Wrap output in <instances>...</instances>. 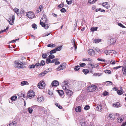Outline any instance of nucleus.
I'll list each match as a JSON object with an SVG mask.
<instances>
[{
    "instance_id": "nucleus-1",
    "label": "nucleus",
    "mask_w": 126,
    "mask_h": 126,
    "mask_svg": "<svg viewBox=\"0 0 126 126\" xmlns=\"http://www.w3.org/2000/svg\"><path fill=\"white\" fill-rule=\"evenodd\" d=\"M47 21V20L46 18V16L45 15H43L41 20L40 21V23L42 26L44 27L45 28L47 29L49 27L48 25L46 23Z\"/></svg>"
},
{
    "instance_id": "nucleus-2",
    "label": "nucleus",
    "mask_w": 126,
    "mask_h": 126,
    "mask_svg": "<svg viewBox=\"0 0 126 126\" xmlns=\"http://www.w3.org/2000/svg\"><path fill=\"white\" fill-rule=\"evenodd\" d=\"M96 86L92 85L88 87L87 90L90 92H93L96 90Z\"/></svg>"
},
{
    "instance_id": "nucleus-3",
    "label": "nucleus",
    "mask_w": 126,
    "mask_h": 126,
    "mask_svg": "<svg viewBox=\"0 0 126 126\" xmlns=\"http://www.w3.org/2000/svg\"><path fill=\"white\" fill-rule=\"evenodd\" d=\"M27 16L29 19H32L34 17V14L33 12H29L26 13Z\"/></svg>"
},
{
    "instance_id": "nucleus-4",
    "label": "nucleus",
    "mask_w": 126,
    "mask_h": 126,
    "mask_svg": "<svg viewBox=\"0 0 126 126\" xmlns=\"http://www.w3.org/2000/svg\"><path fill=\"white\" fill-rule=\"evenodd\" d=\"M45 83L43 81H41L38 84V87L40 89H43L45 86Z\"/></svg>"
},
{
    "instance_id": "nucleus-5",
    "label": "nucleus",
    "mask_w": 126,
    "mask_h": 126,
    "mask_svg": "<svg viewBox=\"0 0 126 126\" xmlns=\"http://www.w3.org/2000/svg\"><path fill=\"white\" fill-rule=\"evenodd\" d=\"M35 95V92L32 90L29 91L27 94V96L29 98L34 97Z\"/></svg>"
},
{
    "instance_id": "nucleus-6",
    "label": "nucleus",
    "mask_w": 126,
    "mask_h": 126,
    "mask_svg": "<svg viewBox=\"0 0 126 126\" xmlns=\"http://www.w3.org/2000/svg\"><path fill=\"white\" fill-rule=\"evenodd\" d=\"M62 87L64 90L67 89L68 87L67 81H64L62 83Z\"/></svg>"
},
{
    "instance_id": "nucleus-7",
    "label": "nucleus",
    "mask_w": 126,
    "mask_h": 126,
    "mask_svg": "<svg viewBox=\"0 0 126 126\" xmlns=\"http://www.w3.org/2000/svg\"><path fill=\"white\" fill-rule=\"evenodd\" d=\"M66 64L65 63H62L61 65L56 69V70L57 71H59L61 70H62L64 69L66 66Z\"/></svg>"
},
{
    "instance_id": "nucleus-8",
    "label": "nucleus",
    "mask_w": 126,
    "mask_h": 126,
    "mask_svg": "<svg viewBox=\"0 0 126 126\" xmlns=\"http://www.w3.org/2000/svg\"><path fill=\"white\" fill-rule=\"evenodd\" d=\"M49 71H50L49 70V69H47L43 72H42L40 74L38 75V76L39 77H42L44 76L47 73L49 72Z\"/></svg>"
},
{
    "instance_id": "nucleus-9",
    "label": "nucleus",
    "mask_w": 126,
    "mask_h": 126,
    "mask_svg": "<svg viewBox=\"0 0 126 126\" xmlns=\"http://www.w3.org/2000/svg\"><path fill=\"white\" fill-rule=\"evenodd\" d=\"M23 64L22 63H19V62L16 63H15V67L23 68Z\"/></svg>"
},
{
    "instance_id": "nucleus-10",
    "label": "nucleus",
    "mask_w": 126,
    "mask_h": 126,
    "mask_svg": "<svg viewBox=\"0 0 126 126\" xmlns=\"http://www.w3.org/2000/svg\"><path fill=\"white\" fill-rule=\"evenodd\" d=\"M44 98L42 96H38L37 98V100L39 103H41L44 101Z\"/></svg>"
},
{
    "instance_id": "nucleus-11",
    "label": "nucleus",
    "mask_w": 126,
    "mask_h": 126,
    "mask_svg": "<svg viewBox=\"0 0 126 126\" xmlns=\"http://www.w3.org/2000/svg\"><path fill=\"white\" fill-rule=\"evenodd\" d=\"M88 54L90 56H93L95 54V52L92 49H89L88 51Z\"/></svg>"
},
{
    "instance_id": "nucleus-12",
    "label": "nucleus",
    "mask_w": 126,
    "mask_h": 126,
    "mask_svg": "<svg viewBox=\"0 0 126 126\" xmlns=\"http://www.w3.org/2000/svg\"><path fill=\"white\" fill-rule=\"evenodd\" d=\"M80 124L81 126H87V122L84 119H82L80 121Z\"/></svg>"
},
{
    "instance_id": "nucleus-13",
    "label": "nucleus",
    "mask_w": 126,
    "mask_h": 126,
    "mask_svg": "<svg viewBox=\"0 0 126 126\" xmlns=\"http://www.w3.org/2000/svg\"><path fill=\"white\" fill-rule=\"evenodd\" d=\"M65 90V92L67 95L69 96H70L72 95L73 94L72 92L69 90L66 89Z\"/></svg>"
},
{
    "instance_id": "nucleus-14",
    "label": "nucleus",
    "mask_w": 126,
    "mask_h": 126,
    "mask_svg": "<svg viewBox=\"0 0 126 126\" xmlns=\"http://www.w3.org/2000/svg\"><path fill=\"white\" fill-rule=\"evenodd\" d=\"M103 84L104 85H105L107 86H109L113 84L112 82L111 81H107L103 83Z\"/></svg>"
},
{
    "instance_id": "nucleus-15",
    "label": "nucleus",
    "mask_w": 126,
    "mask_h": 126,
    "mask_svg": "<svg viewBox=\"0 0 126 126\" xmlns=\"http://www.w3.org/2000/svg\"><path fill=\"white\" fill-rule=\"evenodd\" d=\"M59 82L57 80H54L52 83L51 84L52 86H57L59 85Z\"/></svg>"
},
{
    "instance_id": "nucleus-16",
    "label": "nucleus",
    "mask_w": 126,
    "mask_h": 126,
    "mask_svg": "<svg viewBox=\"0 0 126 126\" xmlns=\"http://www.w3.org/2000/svg\"><path fill=\"white\" fill-rule=\"evenodd\" d=\"M75 42L76 41L75 40L74 38H73L71 40V43L73 45V46L74 47L75 49V50H76L77 48V47L75 44Z\"/></svg>"
},
{
    "instance_id": "nucleus-17",
    "label": "nucleus",
    "mask_w": 126,
    "mask_h": 126,
    "mask_svg": "<svg viewBox=\"0 0 126 126\" xmlns=\"http://www.w3.org/2000/svg\"><path fill=\"white\" fill-rule=\"evenodd\" d=\"M103 6L107 9H109L110 7V5L108 2L103 3L102 4Z\"/></svg>"
},
{
    "instance_id": "nucleus-18",
    "label": "nucleus",
    "mask_w": 126,
    "mask_h": 126,
    "mask_svg": "<svg viewBox=\"0 0 126 126\" xmlns=\"http://www.w3.org/2000/svg\"><path fill=\"white\" fill-rule=\"evenodd\" d=\"M122 70L123 75L126 76V65L123 66Z\"/></svg>"
},
{
    "instance_id": "nucleus-19",
    "label": "nucleus",
    "mask_w": 126,
    "mask_h": 126,
    "mask_svg": "<svg viewBox=\"0 0 126 126\" xmlns=\"http://www.w3.org/2000/svg\"><path fill=\"white\" fill-rule=\"evenodd\" d=\"M120 104L119 103L117 102L114 103L113 104V106L114 107L118 108L120 107Z\"/></svg>"
},
{
    "instance_id": "nucleus-20",
    "label": "nucleus",
    "mask_w": 126,
    "mask_h": 126,
    "mask_svg": "<svg viewBox=\"0 0 126 126\" xmlns=\"http://www.w3.org/2000/svg\"><path fill=\"white\" fill-rule=\"evenodd\" d=\"M95 50L101 54L103 53L104 51L103 49L100 50L99 48L97 47L96 48Z\"/></svg>"
},
{
    "instance_id": "nucleus-21",
    "label": "nucleus",
    "mask_w": 126,
    "mask_h": 126,
    "mask_svg": "<svg viewBox=\"0 0 126 126\" xmlns=\"http://www.w3.org/2000/svg\"><path fill=\"white\" fill-rule=\"evenodd\" d=\"M75 110L77 112H79L81 111V107L80 106H79L76 107Z\"/></svg>"
},
{
    "instance_id": "nucleus-22",
    "label": "nucleus",
    "mask_w": 126,
    "mask_h": 126,
    "mask_svg": "<svg viewBox=\"0 0 126 126\" xmlns=\"http://www.w3.org/2000/svg\"><path fill=\"white\" fill-rule=\"evenodd\" d=\"M97 108L98 109V110L101 111L102 109V106L101 104H98L97 105Z\"/></svg>"
},
{
    "instance_id": "nucleus-23",
    "label": "nucleus",
    "mask_w": 126,
    "mask_h": 126,
    "mask_svg": "<svg viewBox=\"0 0 126 126\" xmlns=\"http://www.w3.org/2000/svg\"><path fill=\"white\" fill-rule=\"evenodd\" d=\"M16 122L15 121H13L12 122L9 124V126H16Z\"/></svg>"
},
{
    "instance_id": "nucleus-24",
    "label": "nucleus",
    "mask_w": 126,
    "mask_h": 126,
    "mask_svg": "<svg viewBox=\"0 0 126 126\" xmlns=\"http://www.w3.org/2000/svg\"><path fill=\"white\" fill-rule=\"evenodd\" d=\"M101 39H95L93 40V42L94 43H97L101 41Z\"/></svg>"
},
{
    "instance_id": "nucleus-25",
    "label": "nucleus",
    "mask_w": 126,
    "mask_h": 126,
    "mask_svg": "<svg viewBox=\"0 0 126 126\" xmlns=\"http://www.w3.org/2000/svg\"><path fill=\"white\" fill-rule=\"evenodd\" d=\"M13 10L14 12L17 14L18 15V14H19V9L15 8L13 9Z\"/></svg>"
},
{
    "instance_id": "nucleus-26",
    "label": "nucleus",
    "mask_w": 126,
    "mask_h": 126,
    "mask_svg": "<svg viewBox=\"0 0 126 126\" xmlns=\"http://www.w3.org/2000/svg\"><path fill=\"white\" fill-rule=\"evenodd\" d=\"M116 42V40L115 39L112 38L110 39V43L111 45L115 43Z\"/></svg>"
},
{
    "instance_id": "nucleus-27",
    "label": "nucleus",
    "mask_w": 126,
    "mask_h": 126,
    "mask_svg": "<svg viewBox=\"0 0 126 126\" xmlns=\"http://www.w3.org/2000/svg\"><path fill=\"white\" fill-rule=\"evenodd\" d=\"M82 60L83 61L92 62V59L90 58H83L82 59Z\"/></svg>"
},
{
    "instance_id": "nucleus-28",
    "label": "nucleus",
    "mask_w": 126,
    "mask_h": 126,
    "mask_svg": "<svg viewBox=\"0 0 126 126\" xmlns=\"http://www.w3.org/2000/svg\"><path fill=\"white\" fill-rule=\"evenodd\" d=\"M28 84V82L26 81H24L21 82V86H24Z\"/></svg>"
},
{
    "instance_id": "nucleus-29",
    "label": "nucleus",
    "mask_w": 126,
    "mask_h": 126,
    "mask_svg": "<svg viewBox=\"0 0 126 126\" xmlns=\"http://www.w3.org/2000/svg\"><path fill=\"white\" fill-rule=\"evenodd\" d=\"M58 92L59 95L62 96L64 94V92L63 90H59L58 91Z\"/></svg>"
},
{
    "instance_id": "nucleus-30",
    "label": "nucleus",
    "mask_w": 126,
    "mask_h": 126,
    "mask_svg": "<svg viewBox=\"0 0 126 126\" xmlns=\"http://www.w3.org/2000/svg\"><path fill=\"white\" fill-rule=\"evenodd\" d=\"M17 96L16 95L14 96H12L11 98V99L12 101H15L17 99Z\"/></svg>"
},
{
    "instance_id": "nucleus-31",
    "label": "nucleus",
    "mask_w": 126,
    "mask_h": 126,
    "mask_svg": "<svg viewBox=\"0 0 126 126\" xmlns=\"http://www.w3.org/2000/svg\"><path fill=\"white\" fill-rule=\"evenodd\" d=\"M47 47H55L56 45L55 44H48L47 45Z\"/></svg>"
},
{
    "instance_id": "nucleus-32",
    "label": "nucleus",
    "mask_w": 126,
    "mask_h": 126,
    "mask_svg": "<svg viewBox=\"0 0 126 126\" xmlns=\"http://www.w3.org/2000/svg\"><path fill=\"white\" fill-rule=\"evenodd\" d=\"M8 21L9 24L10 25H13L14 23V21H12L11 20V18H10L9 19V20H8Z\"/></svg>"
},
{
    "instance_id": "nucleus-33",
    "label": "nucleus",
    "mask_w": 126,
    "mask_h": 126,
    "mask_svg": "<svg viewBox=\"0 0 126 126\" xmlns=\"http://www.w3.org/2000/svg\"><path fill=\"white\" fill-rule=\"evenodd\" d=\"M62 48V46H60L58 47L55 48L56 51H60Z\"/></svg>"
},
{
    "instance_id": "nucleus-34",
    "label": "nucleus",
    "mask_w": 126,
    "mask_h": 126,
    "mask_svg": "<svg viewBox=\"0 0 126 126\" xmlns=\"http://www.w3.org/2000/svg\"><path fill=\"white\" fill-rule=\"evenodd\" d=\"M82 71L85 74H86L89 72L88 70L87 69H83Z\"/></svg>"
},
{
    "instance_id": "nucleus-35",
    "label": "nucleus",
    "mask_w": 126,
    "mask_h": 126,
    "mask_svg": "<svg viewBox=\"0 0 126 126\" xmlns=\"http://www.w3.org/2000/svg\"><path fill=\"white\" fill-rule=\"evenodd\" d=\"M97 27H92L91 28V30L92 32H94V31H96L97 30Z\"/></svg>"
},
{
    "instance_id": "nucleus-36",
    "label": "nucleus",
    "mask_w": 126,
    "mask_h": 126,
    "mask_svg": "<svg viewBox=\"0 0 126 126\" xmlns=\"http://www.w3.org/2000/svg\"><path fill=\"white\" fill-rule=\"evenodd\" d=\"M97 0H89L88 2L90 3H94Z\"/></svg>"
},
{
    "instance_id": "nucleus-37",
    "label": "nucleus",
    "mask_w": 126,
    "mask_h": 126,
    "mask_svg": "<svg viewBox=\"0 0 126 126\" xmlns=\"http://www.w3.org/2000/svg\"><path fill=\"white\" fill-rule=\"evenodd\" d=\"M117 93L119 95H121L123 94V92L121 90H118L117 91Z\"/></svg>"
},
{
    "instance_id": "nucleus-38",
    "label": "nucleus",
    "mask_w": 126,
    "mask_h": 126,
    "mask_svg": "<svg viewBox=\"0 0 126 126\" xmlns=\"http://www.w3.org/2000/svg\"><path fill=\"white\" fill-rule=\"evenodd\" d=\"M79 65H80V66L82 67L85 66L86 65V64L84 63H80L79 64Z\"/></svg>"
},
{
    "instance_id": "nucleus-39",
    "label": "nucleus",
    "mask_w": 126,
    "mask_h": 126,
    "mask_svg": "<svg viewBox=\"0 0 126 126\" xmlns=\"http://www.w3.org/2000/svg\"><path fill=\"white\" fill-rule=\"evenodd\" d=\"M46 61L47 63H48L51 62V60L49 58H47L46 59Z\"/></svg>"
},
{
    "instance_id": "nucleus-40",
    "label": "nucleus",
    "mask_w": 126,
    "mask_h": 126,
    "mask_svg": "<svg viewBox=\"0 0 126 126\" xmlns=\"http://www.w3.org/2000/svg\"><path fill=\"white\" fill-rule=\"evenodd\" d=\"M28 111L30 113H32V108L30 107L29 108H28Z\"/></svg>"
},
{
    "instance_id": "nucleus-41",
    "label": "nucleus",
    "mask_w": 126,
    "mask_h": 126,
    "mask_svg": "<svg viewBox=\"0 0 126 126\" xmlns=\"http://www.w3.org/2000/svg\"><path fill=\"white\" fill-rule=\"evenodd\" d=\"M80 68V66H79L78 65L75 67L74 69L75 71H78Z\"/></svg>"
},
{
    "instance_id": "nucleus-42",
    "label": "nucleus",
    "mask_w": 126,
    "mask_h": 126,
    "mask_svg": "<svg viewBox=\"0 0 126 126\" xmlns=\"http://www.w3.org/2000/svg\"><path fill=\"white\" fill-rule=\"evenodd\" d=\"M109 53H113V54H115L116 53V52L114 50H109Z\"/></svg>"
},
{
    "instance_id": "nucleus-43",
    "label": "nucleus",
    "mask_w": 126,
    "mask_h": 126,
    "mask_svg": "<svg viewBox=\"0 0 126 126\" xmlns=\"http://www.w3.org/2000/svg\"><path fill=\"white\" fill-rule=\"evenodd\" d=\"M105 73H108L110 74L111 73V71L110 70H106L104 71Z\"/></svg>"
},
{
    "instance_id": "nucleus-44",
    "label": "nucleus",
    "mask_w": 126,
    "mask_h": 126,
    "mask_svg": "<svg viewBox=\"0 0 126 126\" xmlns=\"http://www.w3.org/2000/svg\"><path fill=\"white\" fill-rule=\"evenodd\" d=\"M90 106L88 105H86L84 107V109L85 110H87L90 109Z\"/></svg>"
},
{
    "instance_id": "nucleus-45",
    "label": "nucleus",
    "mask_w": 126,
    "mask_h": 126,
    "mask_svg": "<svg viewBox=\"0 0 126 126\" xmlns=\"http://www.w3.org/2000/svg\"><path fill=\"white\" fill-rule=\"evenodd\" d=\"M45 63V61L42 60L41 61V63L40 64H41V65L42 66L44 65Z\"/></svg>"
},
{
    "instance_id": "nucleus-46",
    "label": "nucleus",
    "mask_w": 126,
    "mask_h": 126,
    "mask_svg": "<svg viewBox=\"0 0 126 126\" xmlns=\"http://www.w3.org/2000/svg\"><path fill=\"white\" fill-rule=\"evenodd\" d=\"M109 116L111 120L113 119L114 118V116L111 114H109Z\"/></svg>"
},
{
    "instance_id": "nucleus-47",
    "label": "nucleus",
    "mask_w": 126,
    "mask_h": 126,
    "mask_svg": "<svg viewBox=\"0 0 126 126\" xmlns=\"http://www.w3.org/2000/svg\"><path fill=\"white\" fill-rule=\"evenodd\" d=\"M56 51L55 49H54L52 50H51L50 51V54H52L55 53Z\"/></svg>"
},
{
    "instance_id": "nucleus-48",
    "label": "nucleus",
    "mask_w": 126,
    "mask_h": 126,
    "mask_svg": "<svg viewBox=\"0 0 126 126\" xmlns=\"http://www.w3.org/2000/svg\"><path fill=\"white\" fill-rule=\"evenodd\" d=\"M35 67V65L34 64H32L29 65V68L30 69L34 68Z\"/></svg>"
},
{
    "instance_id": "nucleus-49",
    "label": "nucleus",
    "mask_w": 126,
    "mask_h": 126,
    "mask_svg": "<svg viewBox=\"0 0 126 126\" xmlns=\"http://www.w3.org/2000/svg\"><path fill=\"white\" fill-rule=\"evenodd\" d=\"M48 57L50 59H52L55 57L54 56V55L52 54L49 55V56Z\"/></svg>"
},
{
    "instance_id": "nucleus-50",
    "label": "nucleus",
    "mask_w": 126,
    "mask_h": 126,
    "mask_svg": "<svg viewBox=\"0 0 126 126\" xmlns=\"http://www.w3.org/2000/svg\"><path fill=\"white\" fill-rule=\"evenodd\" d=\"M47 54L45 53L44 54L43 53L42 55V57L43 58L45 59L47 57Z\"/></svg>"
},
{
    "instance_id": "nucleus-51",
    "label": "nucleus",
    "mask_w": 126,
    "mask_h": 126,
    "mask_svg": "<svg viewBox=\"0 0 126 126\" xmlns=\"http://www.w3.org/2000/svg\"><path fill=\"white\" fill-rule=\"evenodd\" d=\"M36 26L37 25H36L35 24H32V27L33 28H34V29H37V27Z\"/></svg>"
},
{
    "instance_id": "nucleus-52",
    "label": "nucleus",
    "mask_w": 126,
    "mask_h": 126,
    "mask_svg": "<svg viewBox=\"0 0 126 126\" xmlns=\"http://www.w3.org/2000/svg\"><path fill=\"white\" fill-rule=\"evenodd\" d=\"M118 122L119 123H121L122 121H123V119L122 118H118Z\"/></svg>"
},
{
    "instance_id": "nucleus-53",
    "label": "nucleus",
    "mask_w": 126,
    "mask_h": 126,
    "mask_svg": "<svg viewBox=\"0 0 126 126\" xmlns=\"http://www.w3.org/2000/svg\"><path fill=\"white\" fill-rule=\"evenodd\" d=\"M101 75V74L99 73H95L94 74V76H100Z\"/></svg>"
},
{
    "instance_id": "nucleus-54",
    "label": "nucleus",
    "mask_w": 126,
    "mask_h": 126,
    "mask_svg": "<svg viewBox=\"0 0 126 126\" xmlns=\"http://www.w3.org/2000/svg\"><path fill=\"white\" fill-rule=\"evenodd\" d=\"M59 59H55L52 60L50 62V63H53L54 62L55 63V61H58Z\"/></svg>"
},
{
    "instance_id": "nucleus-55",
    "label": "nucleus",
    "mask_w": 126,
    "mask_h": 126,
    "mask_svg": "<svg viewBox=\"0 0 126 126\" xmlns=\"http://www.w3.org/2000/svg\"><path fill=\"white\" fill-rule=\"evenodd\" d=\"M118 25L122 28H125V27L121 23H118Z\"/></svg>"
},
{
    "instance_id": "nucleus-56",
    "label": "nucleus",
    "mask_w": 126,
    "mask_h": 126,
    "mask_svg": "<svg viewBox=\"0 0 126 126\" xmlns=\"http://www.w3.org/2000/svg\"><path fill=\"white\" fill-rule=\"evenodd\" d=\"M89 65H90V67H91L92 68H94L95 67V66L94 65V64H92L91 63H90L89 64Z\"/></svg>"
},
{
    "instance_id": "nucleus-57",
    "label": "nucleus",
    "mask_w": 126,
    "mask_h": 126,
    "mask_svg": "<svg viewBox=\"0 0 126 126\" xmlns=\"http://www.w3.org/2000/svg\"><path fill=\"white\" fill-rule=\"evenodd\" d=\"M66 1L67 3L68 4H71L72 2L71 0H66Z\"/></svg>"
},
{
    "instance_id": "nucleus-58",
    "label": "nucleus",
    "mask_w": 126,
    "mask_h": 126,
    "mask_svg": "<svg viewBox=\"0 0 126 126\" xmlns=\"http://www.w3.org/2000/svg\"><path fill=\"white\" fill-rule=\"evenodd\" d=\"M60 11L64 13L66 11L65 9L64 8H62L60 10Z\"/></svg>"
},
{
    "instance_id": "nucleus-59",
    "label": "nucleus",
    "mask_w": 126,
    "mask_h": 126,
    "mask_svg": "<svg viewBox=\"0 0 126 126\" xmlns=\"http://www.w3.org/2000/svg\"><path fill=\"white\" fill-rule=\"evenodd\" d=\"M104 50V49H103ZM104 53L106 55H108V53H109V50H104Z\"/></svg>"
},
{
    "instance_id": "nucleus-60",
    "label": "nucleus",
    "mask_w": 126,
    "mask_h": 126,
    "mask_svg": "<svg viewBox=\"0 0 126 126\" xmlns=\"http://www.w3.org/2000/svg\"><path fill=\"white\" fill-rule=\"evenodd\" d=\"M41 11V10L40 9V7L37 8V10L36 12L37 13H38L39 12H40Z\"/></svg>"
},
{
    "instance_id": "nucleus-61",
    "label": "nucleus",
    "mask_w": 126,
    "mask_h": 126,
    "mask_svg": "<svg viewBox=\"0 0 126 126\" xmlns=\"http://www.w3.org/2000/svg\"><path fill=\"white\" fill-rule=\"evenodd\" d=\"M35 65V66H36V67H37L39 66H41V64L39 63H36Z\"/></svg>"
},
{
    "instance_id": "nucleus-62",
    "label": "nucleus",
    "mask_w": 126,
    "mask_h": 126,
    "mask_svg": "<svg viewBox=\"0 0 126 126\" xmlns=\"http://www.w3.org/2000/svg\"><path fill=\"white\" fill-rule=\"evenodd\" d=\"M50 34V33H47V34H46V33L42 35V37H44V36H47L49 35Z\"/></svg>"
},
{
    "instance_id": "nucleus-63",
    "label": "nucleus",
    "mask_w": 126,
    "mask_h": 126,
    "mask_svg": "<svg viewBox=\"0 0 126 126\" xmlns=\"http://www.w3.org/2000/svg\"><path fill=\"white\" fill-rule=\"evenodd\" d=\"M108 92H105L104 93H103V94L104 96H106L108 94Z\"/></svg>"
},
{
    "instance_id": "nucleus-64",
    "label": "nucleus",
    "mask_w": 126,
    "mask_h": 126,
    "mask_svg": "<svg viewBox=\"0 0 126 126\" xmlns=\"http://www.w3.org/2000/svg\"><path fill=\"white\" fill-rule=\"evenodd\" d=\"M63 6H64V5L63 4H60L58 6V7L60 8H62L63 7Z\"/></svg>"
}]
</instances>
